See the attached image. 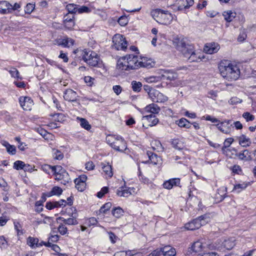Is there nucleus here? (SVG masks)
<instances>
[{
	"mask_svg": "<svg viewBox=\"0 0 256 256\" xmlns=\"http://www.w3.org/2000/svg\"><path fill=\"white\" fill-rule=\"evenodd\" d=\"M218 68L222 76L228 80H236L240 76V70L236 64L230 63L228 66L220 64Z\"/></svg>",
	"mask_w": 256,
	"mask_h": 256,
	"instance_id": "nucleus-1",
	"label": "nucleus"
},
{
	"mask_svg": "<svg viewBox=\"0 0 256 256\" xmlns=\"http://www.w3.org/2000/svg\"><path fill=\"white\" fill-rule=\"evenodd\" d=\"M174 43L176 44L177 50L181 52L185 58L194 52V45L189 44L186 38H176L174 40Z\"/></svg>",
	"mask_w": 256,
	"mask_h": 256,
	"instance_id": "nucleus-2",
	"label": "nucleus"
},
{
	"mask_svg": "<svg viewBox=\"0 0 256 256\" xmlns=\"http://www.w3.org/2000/svg\"><path fill=\"white\" fill-rule=\"evenodd\" d=\"M210 220V214H205L186 223L184 227L188 230H194L206 224Z\"/></svg>",
	"mask_w": 256,
	"mask_h": 256,
	"instance_id": "nucleus-3",
	"label": "nucleus"
},
{
	"mask_svg": "<svg viewBox=\"0 0 256 256\" xmlns=\"http://www.w3.org/2000/svg\"><path fill=\"white\" fill-rule=\"evenodd\" d=\"M53 174L55 176V180L60 181L62 184L66 185L71 182L68 174L60 166H54L53 168Z\"/></svg>",
	"mask_w": 256,
	"mask_h": 256,
	"instance_id": "nucleus-4",
	"label": "nucleus"
},
{
	"mask_svg": "<svg viewBox=\"0 0 256 256\" xmlns=\"http://www.w3.org/2000/svg\"><path fill=\"white\" fill-rule=\"evenodd\" d=\"M155 13L157 14V22L162 24H170L174 18L172 14L168 10L157 9Z\"/></svg>",
	"mask_w": 256,
	"mask_h": 256,
	"instance_id": "nucleus-5",
	"label": "nucleus"
},
{
	"mask_svg": "<svg viewBox=\"0 0 256 256\" xmlns=\"http://www.w3.org/2000/svg\"><path fill=\"white\" fill-rule=\"evenodd\" d=\"M112 48L118 50H126L127 48L128 42L122 34H116L112 38Z\"/></svg>",
	"mask_w": 256,
	"mask_h": 256,
	"instance_id": "nucleus-6",
	"label": "nucleus"
},
{
	"mask_svg": "<svg viewBox=\"0 0 256 256\" xmlns=\"http://www.w3.org/2000/svg\"><path fill=\"white\" fill-rule=\"evenodd\" d=\"M126 60L129 70H136L140 68V61L137 56L127 54L124 56Z\"/></svg>",
	"mask_w": 256,
	"mask_h": 256,
	"instance_id": "nucleus-7",
	"label": "nucleus"
},
{
	"mask_svg": "<svg viewBox=\"0 0 256 256\" xmlns=\"http://www.w3.org/2000/svg\"><path fill=\"white\" fill-rule=\"evenodd\" d=\"M150 94V98L153 102H164L168 100V98L166 96L156 89L152 91Z\"/></svg>",
	"mask_w": 256,
	"mask_h": 256,
	"instance_id": "nucleus-8",
	"label": "nucleus"
},
{
	"mask_svg": "<svg viewBox=\"0 0 256 256\" xmlns=\"http://www.w3.org/2000/svg\"><path fill=\"white\" fill-rule=\"evenodd\" d=\"M111 147L117 151L123 152L126 148V143L123 138H120L119 140H115L110 143Z\"/></svg>",
	"mask_w": 256,
	"mask_h": 256,
	"instance_id": "nucleus-9",
	"label": "nucleus"
},
{
	"mask_svg": "<svg viewBox=\"0 0 256 256\" xmlns=\"http://www.w3.org/2000/svg\"><path fill=\"white\" fill-rule=\"evenodd\" d=\"M232 150L236 152L235 155L239 160L246 162L250 161L252 160V158L250 155V152L248 150H244L240 152H238L237 150L235 148H232Z\"/></svg>",
	"mask_w": 256,
	"mask_h": 256,
	"instance_id": "nucleus-10",
	"label": "nucleus"
},
{
	"mask_svg": "<svg viewBox=\"0 0 256 256\" xmlns=\"http://www.w3.org/2000/svg\"><path fill=\"white\" fill-rule=\"evenodd\" d=\"M19 102L24 110H31L33 100L28 96H20L19 98Z\"/></svg>",
	"mask_w": 256,
	"mask_h": 256,
	"instance_id": "nucleus-11",
	"label": "nucleus"
},
{
	"mask_svg": "<svg viewBox=\"0 0 256 256\" xmlns=\"http://www.w3.org/2000/svg\"><path fill=\"white\" fill-rule=\"evenodd\" d=\"M79 97L76 92L72 89L66 90L64 92V98L66 100L72 102H76Z\"/></svg>",
	"mask_w": 256,
	"mask_h": 256,
	"instance_id": "nucleus-12",
	"label": "nucleus"
},
{
	"mask_svg": "<svg viewBox=\"0 0 256 256\" xmlns=\"http://www.w3.org/2000/svg\"><path fill=\"white\" fill-rule=\"evenodd\" d=\"M178 74L172 70H164L162 74L161 78L162 80L174 81L178 78Z\"/></svg>",
	"mask_w": 256,
	"mask_h": 256,
	"instance_id": "nucleus-13",
	"label": "nucleus"
},
{
	"mask_svg": "<svg viewBox=\"0 0 256 256\" xmlns=\"http://www.w3.org/2000/svg\"><path fill=\"white\" fill-rule=\"evenodd\" d=\"M220 46L218 44L211 42L206 44L204 47V51L208 54L216 53L220 50Z\"/></svg>",
	"mask_w": 256,
	"mask_h": 256,
	"instance_id": "nucleus-14",
	"label": "nucleus"
},
{
	"mask_svg": "<svg viewBox=\"0 0 256 256\" xmlns=\"http://www.w3.org/2000/svg\"><path fill=\"white\" fill-rule=\"evenodd\" d=\"M202 248V243L199 241L196 242L192 244L191 247L188 248L186 254L190 255L193 254H196V253L201 252Z\"/></svg>",
	"mask_w": 256,
	"mask_h": 256,
	"instance_id": "nucleus-15",
	"label": "nucleus"
},
{
	"mask_svg": "<svg viewBox=\"0 0 256 256\" xmlns=\"http://www.w3.org/2000/svg\"><path fill=\"white\" fill-rule=\"evenodd\" d=\"M11 4L8 1H0V13L2 14H11Z\"/></svg>",
	"mask_w": 256,
	"mask_h": 256,
	"instance_id": "nucleus-16",
	"label": "nucleus"
},
{
	"mask_svg": "<svg viewBox=\"0 0 256 256\" xmlns=\"http://www.w3.org/2000/svg\"><path fill=\"white\" fill-rule=\"evenodd\" d=\"M142 118L147 121L148 126L150 127L156 125L159 122V120L156 116L152 114L146 115L143 116Z\"/></svg>",
	"mask_w": 256,
	"mask_h": 256,
	"instance_id": "nucleus-17",
	"label": "nucleus"
},
{
	"mask_svg": "<svg viewBox=\"0 0 256 256\" xmlns=\"http://www.w3.org/2000/svg\"><path fill=\"white\" fill-rule=\"evenodd\" d=\"M140 68H150L155 66V62L152 59H148L147 58H140Z\"/></svg>",
	"mask_w": 256,
	"mask_h": 256,
	"instance_id": "nucleus-18",
	"label": "nucleus"
},
{
	"mask_svg": "<svg viewBox=\"0 0 256 256\" xmlns=\"http://www.w3.org/2000/svg\"><path fill=\"white\" fill-rule=\"evenodd\" d=\"M74 14H66L64 16V22L65 26L68 29L72 28L74 25Z\"/></svg>",
	"mask_w": 256,
	"mask_h": 256,
	"instance_id": "nucleus-19",
	"label": "nucleus"
},
{
	"mask_svg": "<svg viewBox=\"0 0 256 256\" xmlns=\"http://www.w3.org/2000/svg\"><path fill=\"white\" fill-rule=\"evenodd\" d=\"M120 190H118L116 194L118 196L128 197L132 194L131 190H133V188H126V186H122L120 188Z\"/></svg>",
	"mask_w": 256,
	"mask_h": 256,
	"instance_id": "nucleus-20",
	"label": "nucleus"
},
{
	"mask_svg": "<svg viewBox=\"0 0 256 256\" xmlns=\"http://www.w3.org/2000/svg\"><path fill=\"white\" fill-rule=\"evenodd\" d=\"M126 60L124 56L120 58L117 62L116 68L120 70H130Z\"/></svg>",
	"mask_w": 256,
	"mask_h": 256,
	"instance_id": "nucleus-21",
	"label": "nucleus"
},
{
	"mask_svg": "<svg viewBox=\"0 0 256 256\" xmlns=\"http://www.w3.org/2000/svg\"><path fill=\"white\" fill-rule=\"evenodd\" d=\"M145 112L154 114H158L160 110V108L155 104H151L146 106L144 109Z\"/></svg>",
	"mask_w": 256,
	"mask_h": 256,
	"instance_id": "nucleus-22",
	"label": "nucleus"
},
{
	"mask_svg": "<svg viewBox=\"0 0 256 256\" xmlns=\"http://www.w3.org/2000/svg\"><path fill=\"white\" fill-rule=\"evenodd\" d=\"M76 215L77 214L76 212L72 213V218H68L66 219L64 218L60 217L58 219L61 220L62 222L65 224L76 225L78 224V222L76 220Z\"/></svg>",
	"mask_w": 256,
	"mask_h": 256,
	"instance_id": "nucleus-23",
	"label": "nucleus"
},
{
	"mask_svg": "<svg viewBox=\"0 0 256 256\" xmlns=\"http://www.w3.org/2000/svg\"><path fill=\"white\" fill-rule=\"evenodd\" d=\"M86 55L88 56V54L86 53V52H84L82 55V59L84 62L89 65L93 66H98L99 58H88L86 56Z\"/></svg>",
	"mask_w": 256,
	"mask_h": 256,
	"instance_id": "nucleus-24",
	"label": "nucleus"
},
{
	"mask_svg": "<svg viewBox=\"0 0 256 256\" xmlns=\"http://www.w3.org/2000/svg\"><path fill=\"white\" fill-rule=\"evenodd\" d=\"M147 154L149 158V160L154 165L158 164L162 160L160 156H158L156 154L152 152H148Z\"/></svg>",
	"mask_w": 256,
	"mask_h": 256,
	"instance_id": "nucleus-25",
	"label": "nucleus"
},
{
	"mask_svg": "<svg viewBox=\"0 0 256 256\" xmlns=\"http://www.w3.org/2000/svg\"><path fill=\"white\" fill-rule=\"evenodd\" d=\"M2 144L6 147L7 152L11 155H14L16 154V147L14 145L10 144L8 142L4 141Z\"/></svg>",
	"mask_w": 256,
	"mask_h": 256,
	"instance_id": "nucleus-26",
	"label": "nucleus"
},
{
	"mask_svg": "<svg viewBox=\"0 0 256 256\" xmlns=\"http://www.w3.org/2000/svg\"><path fill=\"white\" fill-rule=\"evenodd\" d=\"M222 16L227 22H231L236 16V13L232 10L225 11L223 12Z\"/></svg>",
	"mask_w": 256,
	"mask_h": 256,
	"instance_id": "nucleus-27",
	"label": "nucleus"
},
{
	"mask_svg": "<svg viewBox=\"0 0 256 256\" xmlns=\"http://www.w3.org/2000/svg\"><path fill=\"white\" fill-rule=\"evenodd\" d=\"M222 246L226 250H231L235 246L234 240L232 238L225 240L222 242Z\"/></svg>",
	"mask_w": 256,
	"mask_h": 256,
	"instance_id": "nucleus-28",
	"label": "nucleus"
},
{
	"mask_svg": "<svg viewBox=\"0 0 256 256\" xmlns=\"http://www.w3.org/2000/svg\"><path fill=\"white\" fill-rule=\"evenodd\" d=\"M112 206V204L110 202L106 203L100 208L98 211L96 212V214L98 215H100L101 214H106L108 211L111 208Z\"/></svg>",
	"mask_w": 256,
	"mask_h": 256,
	"instance_id": "nucleus-29",
	"label": "nucleus"
},
{
	"mask_svg": "<svg viewBox=\"0 0 256 256\" xmlns=\"http://www.w3.org/2000/svg\"><path fill=\"white\" fill-rule=\"evenodd\" d=\"M39 240L38 238L29 236L27 239V244L32 248L38 247Z\"/></svg>",
	"mask_w": 256,
	"mask_h": 256,
	"instance_id": "nucleus-30",
	"label": "nucleus"
},
{
	"mask_svg": "<svg viewBox=\"0 0 256 256\" xmlns=\"http://www.w3.org/2000/svg\"><path fill=\"white\" fill-rule=\"evenodd\" d=\"M251 144L250 140L249 138H246V136L242 135L239 138V144L243 147L249 146Z\"/></svg>",
	"mask_w": 256,
	"mask_h": 256,
	"instance_id": "nucleus-31",
	"label": "nucleus"
},
{
	"mask_svg": "<svg viewBox=\"0 0 256 256\" xmlns=\"http://www.w3.org/2000/svg\"><path fill=\"white\" fill-rule=\"evenodd\" d=\"M184 2V0H176V3L170 6L174 11H182L184 10L182 4Z\"/></svg>",
	"mask_w": 256,
	"mask_h": 256,
	"instance_id": "nucleus-32",
	"label": "nucleus"
},
{
	"mask_svg": "<svg viewBox=\"0 0 256 256\" xmlns=\"http://www.w3.org/2000/svg\"><path fill=\"white\" fill-rule=\"evenodd\" d=\"M178 126L181 128H190L191 127V123L185 118H182L178 123Z\"/></svg>",
	"mask_w": 256,
	"mask_h": 256,
	"instance_id": "nucleus-33",
	"label": "nucleus"
},
{
	"mask_svg": "<svg viewBox=\"0 0 256 256\" xmlns=\"http://www.w3.org/2000/svg\"><path fill=\"white\" fill-rule=\"evenodd\" d=\"M78 5L74 4H69L66 6L68 13L70 14H74L77 12Z\"/></svg>",
	"mask_w": 256,
	"mask_h": 256,
	"instance_id": "nucleus-34",
	"label": "nucleus"
},
{
	"mask_svg": "<svg viewBox=\"0 0 256 256\" xmlns=\"http://www.w3.org/2000/svg\"><path fill=\"white\" fill-rule=\"evenodd\" d=\"M186 60L190 62H198L200 61V56H198L197 54L196 53L195 50L194 51V52L191 53V54L189 55L187 58H186Z\"/></svg>",
	"mask_w": 256,
	"mask_h": 256,
	"instance_id": "nucleus-35",
	"label": "nucleus"
},
{
	"mask_svg": "<svg viewBox=\"0 0 256 256\" xmlns=\"http://www.w3.org/2000/svg\"><path fill=\"white\" fill-rule=\"evenodd\" d=\"M80 122V126L87 130H90L91 128V126L89 124L88 122L84 118H80L78 117L77 118Z\"/></svg>",
	"mask_w": 256,
	"mask_h": 256,
	"instance_id": "nucleus-36",
	"label": "nucleus"
},
{
	"mask_svg": "<svg viewBox=\"0 0 256 256\" xmlns=\"http://www.w3.org/2000/svg\"><path fill=\"white\" fill-rule=\"evenodd\" d=\"M62 192V189L60 187L56 186L52 188V190L48 192L46 196L48 197L54 195L60 196Z\"/></svg>",
	"mask_w": 256,
	"mask_h": 256,
	"instance_id": "nucleus-37",
	"label": "nucleus"
},
{
	"mask_svg": "<svg viewBox=\"0 0 256 256\" xmlns=\"http://www.w3.org/2000/svg\"><path fill=\"white\" fill-rule=\"evenodd\" d=\"M173 148L178 150H182L184 147V144L178 139H173L171 142Z\"/></svg>",
	"mask_w": 256,
	"mask_h": 256,
	"instance_id": "nucleus-38",
	"label": "nucleus"
},
{
	"mask_svg": "<svg viewBox=\"0 0 256 256\" xmlns=\"http://www.w3.org/2000/svg\"><path fill=\"white\" fill-rule=\"evenodd\" d=\"M102 170L105 174L108 176L109 178L112 177L113 172L112 171V166L111 165L108 164L102 167Z\"/></svg>",
	"mask_w": 256,
	"mask_h": 256,
	"instance_id": "nucleus-39",
	"label": "nucleus"
},
{
	"mask_svg": "<svg viewBox=\"0 0 256 256\" xmlns=\"http://www.w3.org/2000/svg\"><path fill=\"white\" fill-rule=\"evenodd\" d=\"M213 126H216L217 128L224 134H228L230 132V126H222L220 124H214Z\"/></svg>",
	"mask_w": 256,
	"mask_h": 256,
	"instance_id": "nucleus-40",
	"label": "nucleus"
},
{
	"mask_svg": "<svg viewBox=\"0 0 256 256\" xmlns=\"http://www.w3.org/2000/svg\"><path fill=\"white\" fill-rule=\"evenodd\" d=\"M131 84L132 89L134 92H140L141 90L142 86L141 82L133 80Z\"/></svg>",
	"mask_w": 256,
	"mask_h": 256,
	"instance_id": "nucleus-41",
	"label": "nucleus"
},
{
	"mask_svg": "<svg viewBox=\"0 0 256 256\" xmlns=\"http://www.w3.org/2000/svg\"><path fill=\"white\" fill-rule=\"evenodd\" d=\"M159 253H169L172 252L173 254H176V252L174 248H171L170 246H166L164 248L158 249Z\"/></svg>",
	"mask_w": 256,
	"mask_h": 256,
	"instance_id": "nucleus-42",
	"label": "nucleus"
},
{
	"mask_svg": "<svg viewBox=\"0 0 256 256\" xmlns=\"http://www.w3.org/2000/svg\"><path fill=\"white\" fill-rule=\"evenodd\" d=\"M124 210L120 207H117L112 210V214L116 218H120L123 216Z\"/></svg>",
	"mask_w": 256,
	"mask_h": 256,
	"instance_id": "nucleus-43",
	"label": "nucleus"
},
{
	"mask_svg": "<svg viewBox=\"0 0 256 256\" xmlns=\"http://www.w3.org/2000/svg\"><path fill=\"white\" fill-rule=\"evenodd\" d=\"M25 163L21 160H16V161L13 166V168L16 170H23L24 167Z\"/></svg>",
	"mask_w": 256,
	"mask_h": 256,
	"instance_id": "nucleus-44",
	"label": "nucleus"
},
{
	"mask_svg": "<svg viewBox=\"0 0 256 256\" xmlns=\"http://www.w3.org/2000/svg\"><path fill=\"white\" fill-rule=\"evenodd\" d=\"M52 117L54 118V120L58 122H62L65 120L66 117L62 114H54L52 115H51Z\"/></svg>",
	"mask_w": 256,
	"mask_h": 256,
	"instance_id": "nucleus-45",
	"label": "nucleus"
},
{
	"mask_svg": "<svg viewBox=\"0 0 256 256\" xmlns=\"http://www.w3.org/2000/svg\"><path fill=\"white\" fill-rule=\"evenodd\" d=\"M248 186V184L243 183L242 184H238L234 186V190L236 191L238 193L244 190Z\"/></svg>",
	"mask_w": 256,
	"mask_h": 256,
	"instance_id": "nucleus-46",
	"label": "nucleus"
},
{
	"mask_svg": "<svg viewBox=\"0 0 256 256\" xmlns=\"http://www.w3.org/2000/svg\"><path fill=\"white\" fill-rule=\"evenodd\" d=\"M242 117L247 122L253 121L255 118V116L249 112H244Z\"/></svg>",
	"mask_w": 256,
	"mask_h": 256,
	"instance_id": "nucleus-47",
	"label": "nucleus"
},
{
	"mask_svg": "<svg viewBox=\"0 0 256 256\" xmlns=\"http://www.w3.org/2000/svg\"><path fill=\"white\" fill-rule=\"evenodd\" d=\"M14 140L18 144V149L20 150L24 151L26 149L25 147L26 146V144L24 142H22L20 141V138L19 136L16 137L14 138Z\"/></svg>",
	"mask_w": 256,
	"mask_h": 256,
	"instance_id": "nucleus-48",
	"label": "nucleus"
},
{
	"mask_svg": "<svg viewBox=\"0 0 256 256\" xmlns=\"http://www.w3.org/2000/svg\"><path fill=\"white\" fill-rule=\"evenodd\" d=\"M9 72L12 77L22 79V78L20 76L19 72L16 68H12L9 70Z\"/></svg>",
	"mask_w": 256,
	"mask_h": 256,
	"instance_id": "nucleus-49",
	"label": "nucleus"
},
{
	"mask_svg": "<svg viewBox=\"0 0 256 256\" xmlns=\"http://www.w3.org/2000/svg\"><path fill=\"white\" fill-rule=\"evenodd\" d=\"M58 232L64 235L66 234L68 232L67 228L66 226V224H60L58 228Z\"/></svg>",
	"mask_w": 256,
	"mask_h": 256,
	"instance_id": "nucleus-50",
	"label": "nucleus"
},
{
	"mask_svg": "<svg viewBox=\"0 0 256 256\" xmlns=\"http://www.w3.org/2000/svg\"><path fill=\"white\" fill-rule=\"evenodd\" d=\"M35 5L32 4H28L25 7L24 12L26 14H31L34 9Z\"/></svg>",
	"mask_w": 256,
	"mask_h": 256,
	"instance_id": "nucleus-51",
	"label": "nucleus"
},
{
	"mask_svg": "<svg viewBox=\"0 0 256 256\" xmlns=\"http://www.w3.org/2000/svg\"><path fill=\"white\" fill-rule=\"evenodd\" d=\"M8 243L6 238L4 236H0V247L2 249L7 248Z\"/></svg>",
	"mask_w": 256,
	"mask_h": 256,
	"instance_id": "nucleus-52",
	"label": "nucleus"
},
{
	"mask_svg": "<svg viewBox=\"0 0 256 256\" xmlns=\"http://www.w3.org/2000/svg\"><path fill=\"white\" fill-rule=\"evenodd\" d=\"M108 188L107 186H104L97 193L96 196L98 198H102L106 194L108 193Z\"/></svg>",
	"mask_w": 256,
	"mask_h": 256,
	"instance_id": "nucleus-53",
	"label": "nucleus"
},
{
	"mask_svg": "<svg viewBox=\"0 0 256 256\" xmlns=\"http://www.w3.org/2000/svg\"><path fill=\"white\" fill-rule=\"evenodd\" d=\"M233 142L234 139L232 138H226L224 142V146L222 148V150H224V149L228 148Z\"/></svg>",
	"mask_w": 256,
	"mask_h": 256,
	"instance_id": "nucleus-54",
	"label": "nucleus"
},
{
	"mask_svg": "<svg viewBox=\"0 0 256 256\" xmlns=\"http://www.w3.org/2000/svg\"><path fill=\"white\" fill-rule=\"evenodd\" d=\"M56 44L58 46H62L63 47L68 46V41L66 40V37L64 38H58L56 40Z\"/></svg>",
	"mask_w": 256,
	"mask_h": 256,
	"instance_id": "nucleus-55",
	"label": "nucleus"
},
{
	"mask_svg": "<svg viewBox=\"0 0 256 256\" xmlns=\"http://www.w3.org/2000/svg\"><path fill=\"white\" fill-rule=\"evenodd\" d=\"M90 12V8L86 6H82L80 7H78L77 12L79 14H82L84 12L88 13Z\"/></svg>",
	"mask_w": 256,
	"mask_h": 256,
	"instance_id": "nucleus-56",
	"label": "nucleus"
},
{
	"mask_svg": "<svg viewBox=\"0 0 256 256\" xmlns=\"http://www.w3.org/2000/svg\"><path fill=\"white\" fill-rule=\"evenodd\" d=\"M54 167V166H51L50 165L46 164L42 166V169L46 173L49 174L50 170L53 172Z\"/></svg>",
	"mask_w": 256,
	"mask_h": 256,
	"instance_id": "nucleus-57",
	"label": "nucleus"
},
{
	"mask_svg": "<svg viewBox=\"0 0 256 256\" xmlns=\"http://www.w3.org/2000/svg\"><path fill=\"white\" fill-rule=\"evenodd\" d=\"M109 236V238L112 243L114 244L118 239V237L112 232H108Z\"/></svg>",
	"mask_w": 256,
	"mask_h": 256,
	"instance_id": "nucleus-58",
	"label": "nucleus"
},
{
	"mask_svg": "<svg viewBox=\"0 0 256 256\" xmlns=\"http://www.w3.org/2000/svg\"><path fill=\"white\" fill-rule=\"evenodd\" d=\"M194 4V0H184V2L182 4L184 10L188 8L190 6H192Z\"/></svg>",
	"mask_w": 256,
	"mask_h": 256,
	"instance_id": "nucleus-59",
	"label": "nucleus"
},
{
	"mask_svg": "<svg viewBox=\"0 0 256 256\" xmlns=\"http://www.w3.org/2000/svg\"><path fill=\"white\" fill-rule=\"evenodd\" d=\"M74 182L76 184V188L78 191L82 192L85 190L86 186V183H78L77 182Z\"/></svg>",
	"mask_w": 256,
	"mask_h": 256,
	"instance_id": "nucleus-60",
	"label": "nucleus"
},
{
	"mask_svg": "<svg viewBox=\"0 0 256 256\" xmlns=\"http://www.w3.org/2000/svg\"><path fill=\"white\" fill-rule=\"evenodd\" d=\"M118 22L121 26H125L128 24V20L126 16H121Z\"/></svg>",
	"mask_w": 256,
	"mask_h": 256,
	"instance_id": "nucleus-61",
	"label": "nucleus"
},
{
	"mask_svg": "<svg viewBox=\"0 0 256 256\" xmlns=\"http://www.w3.org/2000/svg\"><path fill=\"white\" fill-rule=\"evenodd\" d=\"M87 179V176L85 174H82L79 176L78 178H76L74 182H80V183H86Z\"/></svg>",
	"mask_w": 256,
	"mask_h": 256,
	"instance_id": "nucleus-62",
	"label": "nucleus"
},
{
	"mask_svg": "<svg viewBox=\"0 0 256 256\" xmlns=\"http://www.w3.org/2000/svg\"><path fill=\"white\" fill-rule=\"evenodd\" d=\"M207 5V2L204 0H199L198 3L197 4L196 8L198 10H202L204 8L206 7Z\"/></svg>",
	"mask_w": 256,
	"mask_h": 256,
	"instance_id": "nucleus-63",
	"label": "nucleus"
},
{
	"mask_svg": "<svg viewBox=\"0 0 256 256\" xmlns=\"http://www.w3.org/2000/svg\"><path fill=\"white\" fill-rule=\"evenodd\" d=\"M55 208H60L63 206H65L66 202L64 200H61L58 202H54Z\"/></svg>",
	"mask_w": 256,
	"mask_h": 256,
	"instance_id": "nucleus-64",
	"label": "nucleus"
}]
</instances>
